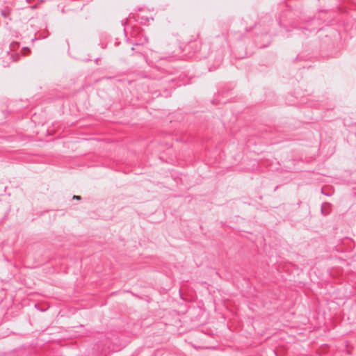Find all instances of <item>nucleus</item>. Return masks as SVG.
I'll list each match as a JSON object with an SVG mask.
<instances>
[{
    "label": "nucleus",
    "mask_w": 356,
    "mask_h": 356,
    "mask_svg": "<svg viewBox=\"0 0 356 356\" xmlns=\"http://www.w3.org/2000/svg\"><path fill=\"white\" fill-rule=\"evenodd\" d=\"M176 79L177 76H173V74L170 73L166 74L161 77H159L156 80L154 81L153 83V85L163 88V92H162L160 89L154 90L153 89L150 88L149 89V92L155 95L156 97L161 95L167 97L170 95L168 89H172L175 86L174 82L176 81Z\"/></svg>",
    "instance_id": "f257e3e1"
},
{
    "label": "nucleus",
    "mask_w": 356,
    "mask_h": 356,
    "mask_svg": "<svg viewBox=\"0 0 356 356\" xmlns=\"http://www.w3.org/2000/svg\"><path fill=\"white\" fill-rule=\"evenodd\" d=\"M232 90L227 86L220 89L217 94H215L213 98L211 100V104L213 105H220L221 104H226L228 102L227 97L231 95Z\"/></svg>",
    "instance_id": "f03ea898"
},
{
    "label": "nucleus",
    "mask_w": 356,
    "mask_h": 356,
    "mask_svg": "<svg viewBox=\"0 0 356 356\" xmlns=\"http://www.w3.org/2000/svg\"><path fill=\"white\" fill-rule=\"evenodd\" d=\"M141 56H143V59L148 65H150L151 63H153L154 62H156L158 60H161L163 59L162 57L159 56V54L157 52H154V51L151 52V58L152 59L150 60H148L147 58L145 56H144L143 54H141Z\"/></svg>",
    "instance_id": "7ed1b4c3"
},
{
    "label": "nucleus",
    "mask_w": 356,
    "mask_h": 356,
    "mask_svg": "<svg viewBox=\"0 0 356 356\" xmlns=\"http://www.w3.org/2000/svg\"><path fill=\"white\" fill-rule=\"evenodd\" d=\"M10 11L9 9L8 8H5V9H2L1 10V15L4 17V18H8L9 16H10Z\"/></svg>",
    "instance_id": "20e7f679"
},
{
    "label": "nucleus",
    "mask_w": 356,
    "mask_h": 356,
    "mask_svg": "<svg viewBox=\"0 0 356 356\" xmlns=\"http://www.w3.org/2000/svg\"><path fill=\"white\" fill-rule=\"evenodd\" d=\"M223 56L222 55L218 56L216 61V67H218L222 62Z\"/></svg>",
    "instance_id": "39448f33"
},
{
    "label": "nucleus",
    "mask_w": 356,
    "mask_h": 356,
    "mask_svg": "<svg viewBox=\"0 0 356 356\" xmlns=\"http://www.w3.org/2000/svg\"><path fill=\"white\" fill-rule=\"evenodd\" d=\"M147 41H148V38H147V37H144L143 40H140V42H136V43L135 44V45H136V46H138V45H140V44H144L145 42H147Z\"/></svg>",
    "instance_id": "423d86ee"
},
{
    "label": "nucleus",
    "mask_w": 356,
    "mask_h": 356,
    "mask_svg": "<svg viewBox=\"0 0 356 356\" xmlns=\"http://www.w3.org/2000/svg\"><path fill=\"white\" fill-rule=\"evenodd\" d=\"M289 97L293 98V99L291 101H290L288 104H291V105L296 104V99L298 98V97H293V96L292 95H289Z\"/></svg>",
    "instance_id": "0eeeda50"
},
{
    "label": "nucleus",
    "mask_w": 356,
    "mask_h": 356,
    "mask_svg": "<svg viewBox=\"0 0 356 356\" xmlns=\"http://www.w3.org/2000/svg\"><path fill=\"white\" fill-rule=\"evenodd\" d=\"M29 52H30V49H29L28 47H23V48L22 49V53L24 55H26V54H28Z\"/></svg>",
    "instance_id": "6e6552de"
},
{
    "label": "nucleus",
    "mask_w": 356,
    "mask_h": 356,
    "mask_svg": "<svg viewBox=\"0 0 356 356\" xmlns=\"http://www.w3.org/2000/svg\"><path fill=\"white\" fill-rule=\"evenodd\" d=\"M74 200H80L81 199V196L79 195H74L72 197Z\"/></svg>",
    "instance_id": "1a4fd4ad"
},
{
    "label": "nucleus",
    "mask_w": 356,
    "mask_h": 356,
    "mask_svg": "<svg viewBox=\"0 0 356 356\" xmlns=\"http://www.w3.org/2000/svg\"><path fill=\"white\" fill-rule=\"evenodd\" d=\"M302 29H305V30H309V31H314V30H315V29H314V28L309 29V28H307V27H303Z\"/></svg>",
    "instance_id": "9d476101"
},
{
    "label": "nucleus",
    "mask_w": 356,
    "mask_h": 356,
    "mask_svg": "<svg viewBox=\"0 0 356 356\" xmlns=\"http://www.w3.org/2000/svg\"><path fill=\"white\" fill-rule=\"evenodd\" d=\"M314 109H323V107H321V106H315L314 107Z\"/></svg>",
    "instance_id": "9b49d317"
},
{
    "label": "nucleus",
    "mask_w": 356,
    "mask_h": 356,
    "mask_svg": "<svg viewBox=\"0 0 356 356\" xmlns=\"http://www.w3.org/2000/svg\"><path fill=\"white\" fill-rule=\"evenodd\" d=\"M26 2H27L28 3H33V1H35V0H26Z\"/></svg>",
    "instance_id": "f8f14e48"
},
{
    "label": "nucleus",
    "mask_w": 356,
    "mask_h": 356,
    "mask_svg": "<svg viewBox=\"0 0 356 356\" xmlns=\"http://www.w3.org/2000/svg\"><path fill=\"white\" fill-rule=\"evenodd\" d=\"M37 7H38V6H37L36 4L31 6V8L32 9H35V8H36Z\"/></svg>",
    "instance_id": "ddd939ff"
},
{
    "label": "nucleus",
    "mask_w": 356,
    "mask_h": 356,
    "mask_svg": "<svg viewBox=\"0 0 356 356\" xmlns=\"http://www.w3.org/2000/svg\"><path fill=\"white\" fill-rule=\"evenodd\" d=\"M11 45L12 46L17 45V43L13 42V44H11Z\"/></svg>",
    "instance_id": "4468645a"
},
{
    "label": "nucleus",
    "mask_w": 356,
    "mask_h": 356,
    "mask_svg": "<svg viewBox=\"0 0 356 356\" xmlns=\"http://www.w3.org/2000/svg\"><path fill=\"white\" fill-rule=\"evenodd\" d=\"M267 45L266 44H264V45H261L260 47H266Z\"/></svg>",
    "instance_id": "2eb2a0df"
},
{
    "label": "nucleus",
    "mask_w": 356,
    "mask_h": 356,
    "mask_svg": "<svg viewBox=\"0 0 356 356\" xmlns=\"http://www.w3.org/2000/svg\"><path fill=\"white\" fill-rule=\"evenodd\" d=\"M264 36L268 38V34L266 33L264 34Z\"/></svg>",
    "instance_id": "dca6fc26"
},
{
    "label": "nucleus",
    "mask_w": 356,
    "mask_h": 356,
    "mask_svg": "<svg viewBox=\"0 0 356 356\" xmlns=\"http://www.w3.org/2000/svg\"><path fill=\"white\" fill-rule=\"evenodd\" d=\"M135 49L134 47H131V50L134 51Z\"/></svg>",
    "instance_id": "f3484780"
}]
</instances>
